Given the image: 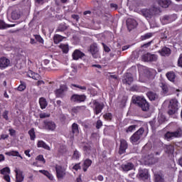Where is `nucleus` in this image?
I'll use <instances>...</instances> for the list:
<instances>
[{"mask_svg":"<svg viewBox=\"0 0 182 182\" xmlns=\"http://www.w3.org/2000/svg\"><path fill=\"white\" fill-rule=\"evenodd\" d=\"M132 103L136 105L143 110V112H149L150 109V104L146 100V98L141 96H134L132 97Z\"/></svg>","mask_w":182,"mask_h":182,"instance_id":"nucleus-1","label":"nucleus"},{"mask_svg":"<svg viewBox=\"0 0 182 182\" xmlns=\"http://www.w3.org/2000/svg\"><path fill=\"white\" fill-rule=\"evenodd\" d=\"M160 12V6H156V4H153L150 9H143L141 11V15L145 18H149L151 19L153 15H156V14H159Z\"/></svg>","mask_w":182,"mask_h":182,"instance_id":"nucleus-2","label":"nucleus"},{"mask_svg":"<svg viewBox=\"0 0 182 182\" xmlns=\"http://www.w3.org/2000/svg\"><path fill=\"white\" fill-rule=\"evenodd\" d=\"M144 133V128L141 127L129 138L131 143H132V144H139V143H140V139L143 137Z\"/></svg>","mask_w":182,"mask_h":182,"instance_id":"nucleus-3","label":"nucleus"},{"mask_svg":"<svg viewBox=\"0 0 182 182\" xmlns=\"http://www.w3.org/2000/svg\"><path fill=\"white\" fill-rule=\"evenodd\" d=\"M178 111V101L176 99H172L169 102L168 114L173 116Z\"/></svg>","mask_w":182,"mask_h":182,"instance_id":"nucleus-4","label":"nucleus"},{"mask_svg":"<svg viewBox=\"0 0 182 182\" xmlns=\"http://www.w3.org/2000/svg\"><path fill=\"white\" fill-rule=\"evenodd\" d=\"M165 137L166 139H168L182 137V129L178 128L174 132H168L166 133Z\"/></svg>","mask_w":182,"mask_h":182,"instance_id":"nucleus-5","label":"nucleus"},{"mask_svg":"<svg viewBox=\"0 0 182 182\" xmlns=\"http://www.w3.org/2000/svg\"><path fill=\"white\" fill-rule=\"evenodd\" d=\"M92 104L95 106L94 113L95 114H99L102 113V110L105 108V104L103 102H99L97 100H94Z\"/></svg>","mask_w":182,"mask_h":182,"instance_id":"nucleus-6","label":"nucleus"},{"mask_svg":"<svg viewBox=\"0 0 182 182\" xmlns=\"http://www.w3.org/2000/svg\"><path fill=\"white\" fill-rule=\"evenodd\" d=\"M141 59L144 62H157L158 57L156 54L147 53L142 55Z\"/></svg>","mask_w":182,"mask_h":182,"instance_id":"nucleus-7","label":"nucleus"},{"mask_svg":"<svg viewBox=\"0 0 182 182\" xmlns=\"http://www.w3.org/2000/svg\"><path fill=\"white\" fill-rule=\"evenodd\" d=\"M86 100V95L74 94L70 97V101L74 103H82Z\"/></svg>","mask_w":182,"mask_h":182,"instance_id":"nucleus-8","label":"nucleus"},{"mask_svg":"<svg viewBox=\"0 0 182 182\" xmlns=\"http://www.w3.org/2000/svg\"><path fill=\"white\" fill-rule=\"evenodd\" d=\"M43 129H45V130H48L50 132H55V129H56V124H55V122H53V121H48L46 120L43 122Z\"/></svg>","mask_w":182,"mask_h":182,"instance_id":"nucleus-9","label":"nucleus"},{"mask_svg":"<svg viewBox=\"0 0 182 182\" xmlns=\"http://www.w3.org/2000/svg\"><path fill=\"white\" fill-rule=\"evenodd\" d=\"M154 4L156 6H161V8H168L171 5V0H153Z\"/></svg>","mask_w":182,"mask_h":182,"instance_id":"nucleus-10","label":"nucleus"},{"mask_svg":"<svg viewBox=\"0 0 182 182\" xmlns=\"http://www.w3.org/2000/svg\"><path fill=\"white\" fill-rule=\"evenodd\" d=\"M90 52L95 59L99 58V48H97V44L93 43L90 46Z\"/></svg>","mask_w":182,"mask_h":182,"instance_id":"nucleus-11","label":"nucleus"},{"mask_svg":"<svg viewBox=\"0 0 182 182\" xmlns=\"http://www.w3.org/2000/svg\"><path fill=\"white\" fill-rule=\"evenodd\" d=\"M55 170L58 178L62 179L66 176V170L62 166H57Z\"/></svg>","mask_w":182,"mask_h":182,"instance_id":"nucleus-12","label":"nucleus"},{"mask_svg":"<svg viewBox=\"0 0 182 182\" xmlns=\"http://www.w3.org/2000/svg\"><path fill=\"white\" fill-rule=\"evenodd\" d=\"M68 90L66 85H61L60 89H57L54 91L56 97H63L65 92Z\"/></svg>","mask_w":182,"mask_h":182,"instance_id":"nucleus-13","label":"nucleus"},{"mask_svg":"<svg viewBox=\"0 0 182 182\" xmlns=\"http://www.w3.org/2000/svg\"><path fill=\"white\" fill-rule=\"evenodd\" d=\"M127 26L128 31L130 32L132 29L137 28V21L133 18H128L127 20Z\"/></svg>","mask_w":182,"mask_h":182,"instance_id":"nucleus-14","label":"nucleus"},{"mask_svg":"<svg viewBox=\"0 0 182 182\" xmlns=\"http://www.w3.org/2000/svg\"><path fill=\"white\" fill-rule=\"evenodd\" d=\"M136 177L142 180H147L149 178V171L147 169H139Z\"/></svg>","mask_w":182,"mask_h":182,"instance_id":"nucleus-15","label":"nucleus"},{"mask_svg":"<svg viewBox=\"0 0 182 182\" xmlns=\"http://www.w3.org/2000/svg\"><path fill=\"white\" fill-rule=\"evenodd\" d=\"M11 65V60L9 59L2 57L0 58V68L1 69H5L6 68H8Z\"/></svg>","mask_w":182,"mask_h":182,"instance_id":"nucleus-16","label":"nucleus"},{"mask_svg":"<svg viewBox=\"0 0 182 182\" xmlns=\"http://www.w3.org/2000/svg\"><path fill=\"white\" fill-rule=\"evenodd\" d=\"M128 147L127 141L124 139L120 140V146H119V154H124V153H126V149Z\"/></svg>","mask_w":182,"mask_h":182,"instance_id":"nucleus-17","label":"nucleus"},{"mask_svg":"<svg viewBox=\"0 0 182 182\" xmlns=\"http://www.w3.org/2000/svg\"><path fill=\"white\" fill-rule=\"evenodd\" d=\"M83 56H85V53H82L80 50H75L73 53V59L74 60H79V59H82Z\"/></svg>","mask_w":182,"mask_h":182,"instance_id":"nucleus-18","label":"nucleus"},{"mask_svg":"<svg viewBox=\"0 0 182 182\" xmlns=\"http://www.w3.org/2000/svg\"><path fill=\"white\" fill-rule=\"evenodd\" d=\"M121 168H122L123 171H130V170H133V168H134V164L129 162L125 164H122Z\"/></svg>","mask_w":182,"mask_h":182,"instance_id":"nucleus-19","label":"nucleus"},{"mask_svg":"<svg viewBox=\"0 0 182 182\" xmlns=\"http://www.w3.org/2000/svg\"><path fill=\"white\" fill-rule=\"evenodd\" d=\"M159 53L161 56H170L171 55V50L169 48L164 47Z\"/></svg>","mask_w":182,"mask_h":182,"instance_id":"nucleus-20","label":"nucleus"},{"mask_svg":"<svg viewBox=\"0 0 182 182\" xmlns=\"http://www.w3.org/2000/svg\"><path fill=\"white\" fill-rule=\"evenodd\" d=\"M27 76L28 77H31L32 79H34V80H39L41 79V75L38 73H35L32 70H28L27 73Z\"/></svg>","mask_w":182,"mask_h":182,"instance_id":"nucleus-21","label":"nucleus"},{"mask_svg":"<svg viewBox=\"0 0 182 182\" xmlns=\"http://www.w3.org/2000/svg\"><path fill=\"white\" fill-rule=\"evenodd\" d=\"M16 173V182H23V172H22L21 171H18L16 170L15 171Z\"/></svg>","mask_w":182,"mask_h":182,"instance_id":"nucleus-22","label":"nucleus"},{"mask_svg":"<svg viewBox=\"0 0 182 182\" xmlns=\"http://www.w3.org/2000/svg\"><path fill=\"white\" fill-rule=\"evenodd\" d=\"M147 97H149V100H157L159 99V95L157 93L153 91H149L146 93Z\"/></svg>","mask_w":182,"mask_h":182,"instance_id":"nucleus-23","label":"nucleus"},{"mask_svg":"<svg viewBox=\"0 0 182 182\" xmlns=\"http://www.w3.org/2000/svg\"><path fill=\"white\" fill-rule=\"evenodd\" d=\"M133 82V77H132V75L130 74H127L126 75V77L122 80V83H124V85H132Z\"/></svg>","mask_w":182,"mask_h":182,"instance_id":"nucleus-24","label":"nucleus"},{"mask_svg":"<svg viewBox=\"0 0 182 182\" xmlns=\"http://www.w3.org/2000/svg\"><path fill=\"white\" fill-rule=\"evenodd\" d=\"M165 153H167L168 154H173L174 153V146L171 144L166 145Z\"/></svg>","mask_w":182,"mask_h":182,"instance_id":"nucleus-25","label":"nucleus"},{"mask_svg":"<svg viewBox=\"0 0 182 182\" xmlns=\"http://www.w3.org/2000/svg\"><path fill=\"white\" fill-rule=\"evenodd\" d=\"M155 182H164V176L161 173H155L154 175Z\"/></svg>","mask_w":182,"mask_h":182,"instance_id":"nucleus-26","label":"nucleus"},{"mask_svg":"<svg viewBox=\"0 0 182 182\" xmlns=\"http://www.w3.org/2000/svg\"><path fill=\"white\" fill-rule=\"evenodd\" d=\"M166 77L170 82H174V80H176V73L173 71L168 72L166 73Z\"/></svg>","mask_w":182,"mask_h":182,"instance_id":"nucleus-27","label":"nucleus"},{"mask_svg":"<svg viewBox=\"0 0 182 182\" xmlns=\"http://www.w3.org/2000/svg\"><path fill=\"white\" fill-rule=\"evenodd\" d=\"M92 166V160L87 159L84 161L83 171H87V168Z\"/></svg>","mask_w":182,"mask_h":182,"instance_id":"nucleus-28","label":"nucleus"},{"mask_svg":"<svg viewBox=\"0 0 182 182\" xmlns=\"http://www.w3.org/2000/svg\"><path fill=\"white\" fill-rule=\"evenodd\" d=\"M39 103L41 109H46V106H48V102H46V99L44 97H41L39 99Z\"/></svg>","mask_w":182,"mask_h":182,"instance_id":"nucleus-29","label":"nucleus"},{"mask_svg":"<svg viewBox=\"0 0 182 182\" xmlns=\"http://www.w3.org/2000/svg\"><path fill=\"white\" fill-rule=\"evenodd\" d=\"M38 147H42L46 150H50V147L46 144L43 141H38L37 144Z\"/></svg>","mask_w":182,"mask_h":182,"instance_id":"nucleus-30","label":"nucleus"},{"mask_svg":"<svg viewBox=\"0 0 182 182\" xmlns=\"http://www.w3.org/2000/svg\"><path fill=\"white\" fill-rule=\"evenodd\" d=\"M21 18V12L19 11H14L11 13V18L14 21H16V19H19Z\"/></svg>","mask_w":182,"mask_h":182,"instance_id":"nucleus-31","label":"nucleus"},{"mask_svg":"<svg viewBox=\"0 0 182 182\" xmlns=\"http://www.w3.org/2000/svg\"><path fill=\"white\" fill-rule=\"evenodd\" d=\"M72 133L73 134H79V125L76 123H73L72 125Z\"/></svg>","mask_w":182,"mask_h":182,"instance_id":"nucleus-32","label":"nucleus"},{"mask_svg":"<svg viewBox=\"0 0 182 182\" xmlns=\"http://www.w3.org/2000/svg\"><path fill=\"white\" fill-rule=\"evenodd\" d=\"M39 173L44 174V176L48 177V178H49V180H53V176H52V174H50V173H49V171H48L40 170Z\"/></svg>","mask_w":182,"mask_h":182,"instance_id":"nucleus-33","label":"nucleus"},{"mask_svg":"<svg viewBox=\"0 0 182 182\" xmlns=\"http://www.w3.org/2000/svg\"><path fill=\"white\" fill-rule=\"evenodd\" d=\"M65 39V37L57 34L54 36V43H59V42H62Z\"/></svg>","mask_w":182,"mask_h":182,"instance_id":"nucleus-34","label":"nucleus"},{"mask_svg":"<svg viewBox=\"0 0 182 182\" xmlns=\"http://www.w3.org/2000/svg\"><path fill=\"white\" fill-rule=\"evenodd\" d=\"M25 89H26V82H25L23 81H21V84L18 87L17 90L19 92H23V90H25Z\"/></svg>","mask_w":182,"mask_h":182,"instance_id":"nucleus-35","label":"nucleus"},{"mask_svg":"<svg viewBox=\"0 0 182 182\" xmlns=\"http://www.w3.org/2000/svg\"><path fill=\"white\" fill-rule=\"evenodd\" d=\"M68 29L66 24H60L57 28V32H65Z\"/></svg>","mask_w":182,"mask_h":182,"instance_id":"nucleus-36","label":"nucleus"},{"mask_svg":"<svg viewBox=\"0 0 182 182\" xmlns=\"http://www.w3.org/2000/svg\"><path fill=\"white\" fill-rule=\"evenodd\" d=\"M86 107L85 106H80V107H75L73 108V112L74 113H79V112H82V110H85Z\"/></svg>","mask_w":182,"mask_h":182,"instance_id":"nucleus-37","label":"nucleus"},{"mask_svg":"<svg viewBox=\"0 0 182 182\" xmlns=\"http://www.w3.org/2000/svg\"><path fill=\"white\" fill-rule=\"evenodd\" d=\"M60 48L62 49L63 53H68L69 52V46L66 44H60Z\"/></svg>","mask_w":182,"mask_h":182,"instance_id":"nucleus-38","label":"nucleus"},{"mask_svg":"<svg viewBox=\"0 0 182 182\" xmlns=\"http://www.w3.org/2000/svg\"><path fill=\"white\" fill-rule=\"evenodd\" d=\"M28 134L31 137V140H35L36 135L35 134V129L32 128L28 131Z\"/></svg>","mask_w":182,"mask_h":182,"instance_id":"nucleus-39","label":"nucleus"},{"mask_svg":"<svg viewBox=\"0 0 182 182\" xmlns=\"http://www.w3.org/2000/svg\"><path fill=\"white\" fill-rule=\"evenodd\" d=\"M83 150L87 154H90V153H92V147L89 145L84 146Z\"/></svg>","mask_w":182,"mask_h":182,"instance_id":"nucleus-40","label":"nucleus"},{"mask_svg":"<svg viewBox=\"0 0 182 182\" xmlns=\"http://www.w3.org/2000/svg\"><path fill=\"white\" fill-rule=\"evenodd\" d=\"M134 130H136V125H131L126 129V132L132 133Z\"/></svg>","mask_w":182,"mask_h":182,"instance_id":"nucleus-41","label":"nucleus"},{"mask_svg":"<svg viewBox=\"0 0 182 182\" xmlns=\"http://www.w3.org/2000/svg\"><path fill=\"white\" fill-rule=\"evenodd\" d=\"M1 174H4V175L6 174V173L8 174H9V173H11V169H9V167H6V168L1 169Z\"/></svg>","mask_w":182,"mask_h":182,"instance_id":"nucleus-42","label":"nucleus"},{"mask_svg":"<svg viewBox=\"0 0 182 182\" xmlns=\"http://www.w3.org/2000/svg\"><path fill=\"white\" fill-rule=\"evenodd\" d=\"M112 113H107L104 114V119H105V120H108L109 122L112 120Z\"/></svg>","mask_w":182,"mask_h":182,"instance_id":"nucleus-43","label":"nucleus"},{"mask_svg":"<svg viewBox=\"0 0 182 182\" xmlns=\"http://www.w3.org/2000/svg\"><path fill=\"white\" fill-rule=\"evenodd\" d=\"M34 36H35V38L37 41V42H39V43H43V38H42V37H41V36L36 35Z\"/></svg>","mask_w":182,"mask_h":182,"instance_id":"nucleus-44","label":"nucleus"},{"mask_svg":"<svg viewBox=\"0 0 182 182\" xmlns=\"http://www.w3.org/2000/svg\"><path fill=\"white\" fill-rule=\"evenodd\" d=\"M163 21H165V22H171L172 19H171V16H164L163 17Z\"/></svg>","mask_w":182,"mask_h":182,"instance_id":"nucleus-45","label":"nucleus"},{"mask_svg":"<svg viewBox=\"0 0 182 182\" xmlns=\"http://www.w3.org/2000/svg\"><path fill=\"white\" fill-rule=\"evenodd\" d=\"M37 160H38L39 161H43V163L45 164V163H46V161L45 160V159L43 158V155H39L36 157Z\"/></svg>","mask_w":182,"mask_h":182,"instance_id":"nucleus-46","label":"nucleus"},{"mask_svg":"<svg viewBox=\"0 0 182 182\" xmlns=\"http://www.w3.org/2000/svg\"><path fill=\"white\" fill-rule=\"evenodd\" d=\"M79 157H80V155L79 154V151H75L73 155V159H75L76 160H77Z\"/></svg>","mask_w":182,"mask_h":182,"instance_id":"nucleus-47","label":"nucleus"},{"mask_svg":"<svg viewBox=\"0 0 182 182\" xmlns=\"http://www.w3.org/2000/svg\"><path fill=\"white\" fill-rule=\"evenodd\" d=\"M5 28H8V26L3 21L0 20V29H5Z\"/></svg>","mask_w":182,"mask_h":182,"instance_id":"nucleus-48","label":"nucleus"},{"mask_svg":"<svg viewBox=\"0 0 182 182\" xmlns=\"http://www.w3.org/2000/svg\"><path fill=\"white\" fill-rule=\"evenodd\" d=\"M178 66H179V68H182V54L179 55V58L178 60Z\"/></svg>","mask_w":182,"mask_h":182,"instance_id":"nucleus-49","label":"nucleus"},{"mask_svg":"<svg viewBox=\"0 0 182 182\" xmlns=\"http://www.w3.org/2000/svg\"><path fill=\"white\" fill-rule=\"evenodd\" d=\"M162 90L164 93H167L168 92V87L167 85H162Z\"/></svg>","mask_w":182,"mask_h":182,"instance_id":"nucleus-50","label":"nucleus"},{"mask_svg":"<svg viewBox=\"0 0 182 182\" xmlns=\"http://www.w3.org/2000/svg\"><path fill=\"white\" fill-rule=\"evenodd\" d=\"M103 48H104V50L105 52H110V48H109V46H106V44H105L104 43H102Z\"/></svg>","mask_w":182,"mask_h":182,"instance_id":"nucleus-51","label":"nucleus"},{"mask_svg":"<svg viewBox=\"0 0 182 182\" xmlns=\"http://www.w3.org/2000/svg\"><path fill=\"white\" fill-rule=\"evenodd\" d=\"M103 126V123L101 120H98L96 124V129H100Z\"/></svg>","mask_w":182,"mask_h":182,"instance_id":"nucleus-52","label":"nucleus"},{"mask_svg":"<svg viewBox=\"0 0 182 182\" xmlns=\"http://www.w3.org/2000/svg\"><path fill=\"white\" fill-rule=\"evenodd\" d=\"M50 114L46 113H41L40 114V119H46V117H49Z\"/></svg>","mask_w":182,"mask_h":182,"instance_id":"nucleus-53","label":"nucleus"},{"mask_svg":"<svg viewBox=\"0 0 182 182\" xmlns=\"http://www.w3.org/2000/svg\"><path fill=\"white\" fill-rule=\"evenodd\" d=\"M46 0H35V2L37 5H43Z\"/></svg>","mask_w":182,"mask_h":182,"instance_id":"nucleus-54","label":"nucleus"},{"mask_svg":"<svg viewBox=\"0 0 182 182\" xmlns=\"http://www.w3.org/2000/svg\"><path fill=\"white\" fill-rule=\"evenodd\" d=\"M72 86H73L74 87H77L78 89H80L81 90H86V87H85V86H80V85H77L75 84H73Z\"/></svg>","mask_w":182,"mask_h":182,"instance_id":"nucleus-55","label":"nucleus"},{"mask_svg":"<svg viewBox=\"0 0 182 182\" xmlns=\"http://www.w3.org/2000/svg\"><path fill=\"white\" fill-rule=\"evenodd\" d=\"M109 6L112 9H114V11H116V9H117V8H119V6H117V4H113V3H111L109 4Z\"/></svg>","mask_w":182,"mask_h":182,"instance_id":"nucleus-56","label":"nucleus"},{"mask_svg":"<svg viewBox=\"0 0 182 182\" xmlns=\"http://www.w3.org/2000/svg\"><path fill=\"white\" fill-rule=\"evenodd\" d=\"M8 111H4L3 113V117L4 119H5V120H9V117H8Z\"/></svg>","mask_w":182,"mask_h":182,"instance_id":"nucleus-57","label":"nucleus"},{"mask_svg":"<svg viewBox=\"0 0 182 182\" xmlns=\"http://www.w3.org/2000/svg\"><path fill=\"white\" fill-rule=\"evenodd\" d=\"M153 36V33H148L144 36V39H149V38H151Z\"/></svg>","mask_w":182,"mask_h":182,"instance_id":"nucleus-58","label":"nucleus"},{"mask_svg":"<svg viewBox=\"0 0 182 182\" xmlns=\"http://www.w3.org/2000/svg\"><path fill=\"white\" fill-rule=\"evenodd\" d=\"M71 18H73V19H75L77 22L80 19L79 15H76V14H73L71 16Z\"/></svg>","mask_w":182,"mask_h":182,"instance_id":"nucleus-59","label":"nucleus"},{"mask_svg":"<svg viewBox=\"0 0 182 182\" xmlns=\"http://www.w3.org/2000/svg\"><path fill=\"white\" fill-rule=\"evenodd\" d=\"M19 152L18 151H11V156L18 157Z\"/></svg>","mask_w":182,"mask_h":182,"instance_id":"nucleus-60","label":"nucleus"},{"mask_svg":"<svg viewBox=\"0 0 182 182\" xmlns=\"http://www.w3.org/2000/svg\"><path fill=\"white\" fill-rule=\"evenodd\" d=\"M73 170L77 171L80 168V165L79 164H77L73 167Z\"/></svg>","mask_w":182,"mask_h":182,"instance_id":"nucleus-61","label":"nucleus"},{"mask_svg":"<svg viewBox=\"0 0 182 182\" xmlns=\"http://www.w3.org/2000/svg\"><path fill=\"white\" fill-rule=\"evenodd\" d=\"M4 178L5 181H6L7 182H11V177L9 176V175H5L4 176Z\"/></svg>","mask_w":182,"mask_h":182,"instance_id":"nucleus-62","label":"nucleus"},{"mask_svg":"<svg viewBox=\"0 0 182 182\" xmlns=\"http://www.w3.org/2000/svg\"><path fill=\"white\" fill-rule=\"evenodd\" d=\"M9 132L11 136H15V133H16L15 129H11L9 130Z\"/></svg>","mask_w":182,"mask_h":182,"instance_id":"nucleus-63","label":"nucleus"},{"mask_svg":"<svg viewBox=\"0 0 182 182\" xmlns=\"http://www.w3.org/2000/svg\"><path fill=\"white\" fill-rule=\"evenodd\" d=\"M151 42H153V41H149V42H148V43L144 44V45L142 46L143 48H149V46H150V45H151Z\"/></svg>","mask_w":182,"mask_h":182,"instance_id":"nucleus-64","label":"nucleus"}]
</instances>
